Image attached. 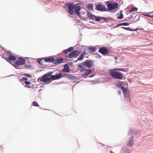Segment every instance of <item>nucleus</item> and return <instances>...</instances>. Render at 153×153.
Listing matches in <instances>:
<instances>
[{"mask_svg":"<svg viewBox=\"0 0 153 153\" xmlns=\"http://www.w3.org/2000/svg\"><path fill=\"white\" fill-rule=\"evenodd\" d=\"M78 4H74L67 2L65 4V6L64 8L68 7V13L70 15H74V12L75 13L80 11L81 10V7L80 6H78Z\"/></svg>","mask_w":153,"mask_h":153,"instance_id":"1","label":"nucleus"},{"mask_svg":"<svg viewBox=\"0 0 153 153\" xmlns=\"http://www.w3.org/2000/svg\"><path fill=\"white\" fill-rule=\"evenodd\" d=\"M105 3L108 8V9H107L108 11L112 13H114L117 10H116L114 11H113V10L117 8H119V4L116 2H113L110 1H105Z\"/></svg>","mask_w":153,"mask_h":153,"instance_id":"2","label":"nucleus"},{"mask_svg":"<svg viewBox=\"0 0 153 153\" xmlns=\"http://www.w3.org/2000/svg\"><path fill=\"white\" fill-rule=\"evenodd\" d=\"M53 73L51 71H50L44 74L41 77L39 78L37 81L38 82H47L48 84H50L52 82L51 80V76Z\"/></svg>","mask_w":153,"mask_h":153,"instance_id":"3","label":"nucleus"},{"mask_svg":"<svg viewBox=\"0 0 153 153\" xmlns=\"http://www.w3.org/2000/svg\"><path fill=\"white\" fill-rule=\"evenodd\" d=\"M86 67L87 68H91L94 66V62L91 59H87L77 65L78 68H80V66Z\"/></svg>","mask_w":153,"mask_h":153,"instance_id":"4","label":"nucleus"},{"mask_svg":"<svg viewBox=\"0 0 153 153\" xmlns=\"http://www.w3.org/2000/svg\"><path fill=\"white\" fill-rule=\"evenodd\" d=\"M26 61V59L24 57H19L16 61L15 62H14L13 66L16 68H17L20 65H24Z\"/></svg>","mask_w":153,"mask_h":153,"instance_id":"5","label":"nucleus"},{"mask_svg":"<svg viewBox=\"0 0 153 153\" xmlns=\"http://www.w3.org/2000/svg\"><path fill=\"white\" fill-rule=\"evenodd\" d=\"M109 74L111 77L118 79H122L123 77V74L119 71H112Z\"/></svg>","mask_w":153,"mask_h":153,"instance_id":"6","label":"nucleus"},{"mask_svg":"<svg viewBox=\"0 0 153 153\" xmlns=\"http://www.w3.org/2000/svg\"><path fill=\"white\" fill-rule=\"evenodd\" d=\"M123 92L125 98L128 100H129L130 97L129 91L127 87H123L121 89Z\"/></svg>","mask_w":153,"mask_h":153,"instance_id":"7","label":"nucleus"},{"mask_svg":"<svg viewBox=\"0 0 153 153\" xmlns=\"http://www.w3.org/2000/svg\"><path fill=\"white\" fill-rule=\"evenodd\" d=\"M95 9L101 12H107V9L104 5H102L100 3H98L96 6Z\"/></svg>","mask_w":153,"mask_h":153,"instance_id":"8","label":"nucleus"},{"mask_svg":"<svg viewBox=\"0 0 153 153\" xmlns=\"http://www.w3.org/2000/svg\"><path fill=\"white\" fill-rule=\"evenodd\" d=\"M63 77L66 78L70 80H79V78L76 76H72L71 74L64 73L63 74Z\"/></svg>","mask_w":153,"mask_h":153,"instance_id":"9","label":"nucleus"},{"mask_svg":"<svg viewBox=\"0 0 153 153\" xmlns=\"http://www.w3.org/2000/svg\"><path fill=\"white\" fill-rule=\"evenodd\" d=\"M80 53V52L78 50L73 51L69 53V58L72 59L73 57L76 58Z\"/></svg>","mask_w":153,"mask_h":153,"instance_id":"10","label":"nucleus"},{"mask_svg":"<svg viewBox=\"0 0 153 153\" xmlns=\"http://www.w3.org/2000/svg\"><path fill=\"white\" fill-rule=\"evenodd\" d=\"M99 53H100L104 56L106 55L107 53H108L109 51L105 46L100 47L98 51Z\"/></svg>","mask_w":153,"mask_h":153,"instance_id":"11","label":"nucleus"},{"mask_svg":"<svg viewBox=\"0 0 153 153\" xmlns=\"http://www.w3.org/2000/svg\"><path fill=\"white\" fill-rule=\"evenodd\" d=\"M80 68H78L79 69V71L80 72H83L84 71H85V72H86L88 75L91 74L92 72V70L90 69H86L85 67L83 66H80Z\"/></svg>","mask_w":153,"mask_h":153,"instance_id":"12","label":"nucleus"},{"mask_svg":"<svg viewBox=\"0 0 153 153\" xmlns=\"http://www.w3.org/2000/svg\"><path fill=\"white\" fill-rule=\"evenodd\" d=\"M44 60L45 62L54 63V58L53 56L44 57Z\"/></svg>","mask_w":153,"mask_h":153,"instance_id":"13","label":"nucleus"},{"mask_svg":"<svg viewBox=\"0 0 153 153\" xmlns=\"http://www.w3.org/2000/svg\"><path fill=\"white\" fill-rule=\"evenodd\" d=\"M71 70L68 66V64H65L63 66V68L62 69L61 71L62 72L69 73L70 72Z\"/></svg>","mask_w":153,"mask_h":153,"instance_id":"14","label":"nucleus"},{"mask_svg":"<svg viewBox=\"0 0 153 153\" xmlns=\"http://www.w3.org/2000/svg\"><path fill=\"white\" fill-rule=\"evenodd\" d=\"M66 59L64 57H59L56 58V59H55L54 60V63L55 64H58L63 63V61L65 60Z\"/></svg>","mask_w":153,"mask_h":153,"instance_id":"15","label":"nucleus"},{"mask_svg":"<svg viewBox=\"0 0 153 153\" xmlns=\"http://www.w3.org/2000/svg\"><path fill=\"white\" fill-rule=\"evenodd\" d=\"M124 82L120 80H118L115 83V85L118 88H120L121 90L123 87H125L123 86Z\"/></svg>","mask_w":153,"mask_h":153,"instance_id":"16","label":"nucleus"},{"mask_svg":"<svg viewBox=\"0 0 153 153\" xmlns=\"http://www.w3.org/2000/svg\"><path fill=\"white\" fill-rule=\"evenodd\" d=\"M24 83H25L26 85H25V88H33V87L34 85L31 83V82L30 81H27V80L24 81Z\"/></svg>","mask_w":153,"mask_h":153,"instance_id":"17","label":"nucleus"},{"mask_svg":"<svg viewBox=\"0 0 153 153\" xmlns=\"http://www.w3.org/2000/svg\"><path fill=\"white\" fill-rule=\"evenodd\" d=\"M87 16L90 20L93 21L95 19L96 17V16L91 14V12L88 10V11Z\"/></svg>","mask_w":153,"mask_h":153,"instance_id":"18","label":"nucleus"},{"mask_svg":"<svg viewBox=\"0 0 153 153\" xmlns=\"http://www.w3.org/2000/svg\"><path fill=\"white\" fill-rule=\"evenodd\" d=\"M16 59V57L13 55H10L8 58L7 60L8 62H13Z\"/></svg>","mask_w":153,"mask_h":153,"instance_id":"19","label":"nucleus"},{"mask_svg":"<svg viewBox=\"0 0 153 153\" xmlns=\"http://www.w3.org/2000/svg\"><path fill=\"white\" fill-rule=\"evenodd\" d=\"M137 133V131L136 130L133 129L129 128L128 134V135H133L136 134Z\"/></svg>","mask_w":153,"mask_h":153,"instance_id":"20","label":"nucleus"},{"mask_svg":"<svg viewBox=\"0 0 153 153\" xmlns=\"http://www.w3.org/2000/svg\"><path fill=\"white\" fill-rule=\"evenodd\" d=\"M83 52L82 53L80 54V56L79 57L77 58V60L78 61H82L83 60V58L85 56V54L86 53V50L85 49H84Z\"/></svg>","mask_w":153,"mask_h":153,"instance_id":"21","label":"nucleus"},{"mask_svg":"<svg viewBox=\"0 0 153 153\" xmlns=\"http://www.w3.org/2000/svg\"><path fill=\"white\" fill-rule=\"evenodd\" d=\"M128 68H114L112 70L113 71H122L123 72H127L128 71Z\"/></svg>","mask_w":153,"mask_h":153,"instance_id":"22","label":"nucleus"},{"mask_svg":"<svg viewBox=\"0 0 153 153\" xmlns=\"http://www.w3.org/2000/svg\"><path fill=\"white\" fill-rule=\"evenodd\" d=\"M122 10H120V13H118L117 14V18L119 19H122L123 18V15L122 13Z\"/></svg>","mask_w":153,"mask_h":153,"instance_id":"23","label":"nucleus"},{"mask_svg":"<svg viewBox=\"0 0 153 153\" xmlns=\"http://www.w3.org/2000/svg\"><path fill=\"white\" fill-rule=\"evenodd\" d=\"M87 50H88L90 53H92L94 52L96 50V49L94 46H89L87 49Z\"/></svg>","mask_w":153,"mask_h":153,"instance_id":"24","label":"nucleus"},{"mask_svg":"<svg viewBox=\"0 0 153 153\" xmlns=\"http://www.w3.org/2000/svg\"><path fill=\"white\" fill-rule=\"evenodd\" d=\"M133 137H131L129 139V141L127 143V145L128 146H131L133 144L134 141L133 140Z\"/></svg>","mask_w":153,"mask_h":153,"instance_id":"25","label":"nucleus"},{"mask_svg":"<svg viewBox=\"0 0 153 153\" xmlns=\"http://www.w3.org/2000/svg\"><path fill=\"white\" fill-rule=\"evenodd\" d=\"M87 8L89 10L94 11L93 9V4H89L87 6Z\"/></svg>","mask_w":153,"mask_h":153,"instance_id":"26","label":"nucleus"},{"mask_svg":"<svg viewBox=\"0 0 153 153\" xmlns=\"http://www.w3.org/2000/svg\"><path fill=\"white\" fill-rule=\"evenodd\" d=\"M44 57L40 58L38 59L37 60V62L39 64L41 65H42V63L44 62H42V61L44 60Z\"/></svg>","mask_w":153,"mask_h":153,"instance_id":"27","label":"nucleus"},{"mask_svg":"<svg viewBox=\"0 0 153 153\" xmlns=\"http://www.w3.org/2000/svg\"><path fill=\"white\" fill-rule=\"evenodd\" d=\"M122 29L128 31H134V28H131L130 27H121Z\"/></svg>","mask_w":153,"mask_h":153,"instance_id":"28","label":"nucleus"},{"mask_svg":"<svg viewBox=\"0 0 153 153\" xmlns=\"http://www.w3.org/2000/svg\"><path fill=\"white\" fill-rule=\"evenodd\" d=\"M57 79L58 78L57 77L56 74L55 75H51V80L52 81Z\"/></svg>","mask_w":153,"mask_h":153,"instance_id":"29","label":"nucleus"},{"mask_svg":"<svg viewBox=\"0 0 153 153\" xmlns=\"http://www.w3.org/2000/svg\"><path fill=\"white\" fill-rule=\"evenodd\" d=\"M135 48H131L130 50H128L127 48H123L122 49V51H127V52L128 51H134L135 50Z\"/></svg>","mask_w":153,"mask_h":153,"instance_id":"30","label":"nucleus"},{"mask_svg":"<svg viewBox=\"0 0 153 153\" xmlns=\"http://www.w3.org/2000/svg\"><path fill=\"white\" fill-rule=\"evenodd\" d=\"M102 19V17L96 16L95 21L97 22H99Z\"/></svg>","mask_w":153,"mask_h":153,"instance_id":"31","label":"nucleus"},{"mask_svg":"<svg viewBox=\"0 0 153 153\" xmlns=\"http://www.w3.org/2000/svg\"><path fill=\"white\" fill-rule=\"evenodd\" d=\"M140 19V15L137 14L135 16L134 18V20L136 22L138 21Z\"/></svg>","mask_w":153,"mask_h":153,"instance_id":"32","label":"nucleus"},{"mask_svg":"<svg viewBox=\"0 0 153 153\" xmlns=\"http://www.w3.org/2000/svg\"><path fill=\"white\" fill-rule=\"evenodd\" d=\"M22 75L24 76L27 78H31L32 76L29 74L24 73Z\"/></svg>","mask_w":153,"mask_h":153,"instance_id":"33","label":"nucleus"},{"mask_svg":"<svg viewBox=\"0 0 153 153\" xmlns=\"http://www.w3.org/2000/svg\"><path fill=\"white\" fill-rule=\"evenodd\" d=\"M56 74L57 76V77L58 79L62 78V77H63V74H62L60 73H59L57 74V73H56Z\"/></svg>","mask_w":153,"mask_h":153,"instance_id":"34","label":"nucleus"},{"mask_svg":"<svg viewBox=\"0 0 153 153\" xmlns=\"http://www.w3.org/2000/svg\"><path fill=\"white\" fill-rule=\"evenodd\" d=\"M27 78L26 77H23L21 78V79H19V81L20 82H22V81H26L27 80Z\"/></svg>","mask_w":153,"mask_h":153,"instance_id":"35","label":"nucleus"},{"mask_svg":"<svg viewBox=\"0 0 153 153\" xmlns=\"http://www.w3.org/2000/svg\"><path fill=\"white\" fill-rule=\"evenodd\" d=\"M32 105L33 106L36 107L39 106V104L36 101H33L32 103Z\"/></svg>","mask_w":153,"mask_h":153,"instance_id":"36","label":"nucleus"},{"mask_svg":"<svg viewBox=\"0 0 153 153\" xmlns=\"http://www.w3.org/2000/svg\"><path fill=\"white\" fill-rule=\"evenodd\" d=\"M91 84H95L96 83H98L100 82V81L99 80H93L91 81Z\"/></svg>","mask_w":153,"mask_h":153,"instance_id":"37","label":"nucleus"},{"mask_svg":"<svg viewBox=\"0 0 153 153\" xmlns=\"http://www.w3.org/2000/svg\"><path fill=\"white\" fill-rule=\"evenodd\" d=\"M138 10V8L137 7H133L130 10V12L136 11Z\"/></svg>","mask_w":153,"mask_h":153,"instance_id":"38","label":"nucleus"},{"mask_svg":"<svg viewBox=\"0 0 153 153\" xmlns=\"http://www.w3.org/2000/svg\"><path fill=\"white\" fill-rule=\"evenodd\" d=\"M121 23V25H122V26H128L131 23H128V22H123L122 23Z\"/></svg>","mask_w":153,"mask_h":153,"instance_id":"39","label":"nucleus"},{"mask_svg":"<svg viewBox=\"0 0 153 153\" xmlns=\"http://www.w3.org/2000/svg\"><path fill=\"white\" fill-rule=\"evenodd\" d=\"M137 30H143V32H144L145 31H144V30L142 29V28H140V27L139 26V27H137V28L136 29H134V31H136Z\"/></svg>","mask_w":153,"mask_h":153,"instance_id":"40","label":"nucleus"},{"mask_svg":"<svg viewBox=\"0 0 153 153\" xmlns=\"http://www.w3.org/2000/svg\"><path fill=\"white\" fill-rule=\"evenodd\" d=\"M88 75L86 73V72H85L84 74H82V76L83 78L86 79L87 78V76Z\"/></svg>","mask_w":153,"mask_h":153,"instance_id":"41","label":"nucleus"},{"mask_svg":"<svg viewBox=\"0 0 153 153\" xmlns=\"http://www.w3.org/2000/svg\"><path fill=\"white\" fill-rule=\"evenodd\" d=\"M68 52H72L74 50V48L73 47H70L69 48L67 49Z\"/></svg>","mask_w":153,"mask_h":153,"instance_id":"42","label":"nucleus"},{"mask_svg":"<svg viewBox=\"0 0 153 153\" xmlns=\"http://www.w3.org/2000/svg\"><path fill=\"white\" fill-rule=\"evenodd\" d=\"M102 19L104 20L105 22L109 21V18L102 17Z\"/></svg>","mask_w":153,"mask_h":153,"instance_id":"43","label":"nucleus"},{"mask_svg":"<svg viewBox=\"0 0 153 153\" xmlns=\"http://www.w3.org/2000/svg\"><path fill=\"white\" fill-rule=\"evenodd\" d=\"M24 67H25L26 68H31V65L30 64H25L24 65Z\"/></svg>","mask_w":153,"mask_h":153,"instance_id":"44","label":"nucleus"},{"mask_svg":"<svg viewBox=\"0 0 153 153\" xmlns=\"http://www.w3.org/2000/svg\"><path fill=\"white\" fill-rule=\"evenodd\" d=\"M143 15L145 16L149 17L150 18L152 19H153V15H149V14H143Z\"/></svg>","mask_w":153,"mask_h":153,"instance_id":"45","label":"nucleus"},{"mask_svg":"<svg viewBox=\"0 0 153 153\" xmlns=\"http://www.w3.org/2000/svg\"><path fill=\"white\" fill-rule=\"evenodd\" d=\"M76 13V14L79 17H81V15L80 14V13H82V12H80V11H79L78 12H77L76 13Z\"/></svg>","mask_w":153,"mask_h":153,"instance_id":"46","label":"nucleus"},{"mask_svg":"<svg viewBox=\"0 0 153 153\" xmlns=\"http://www.w3.org/2000/svg\"><path fill=\"white\" fill-rule=\"evenodd\" d=\"M82 2V1H80L79 3H77V4H78V6H80V7H81L82 5H83Z\"/></svg>","mask_w":153,"mask_h":153,"instance_id":"47","label":"nucleus"},{"mask_svg":"<svg viewBox=\"0 0 153 153\" xmlns=\"http://www.w3.org/2000/svg\"><path fill=\"white\" fill-rule=\"evenodd\" d=\"M101 56L100 54H99L98 53H97V55L96 56L97 58L100 59L101 58Z\"/></svg>","mask_w":153,"mask_h":153,"instance_id":"48","label":"nucleus"},{"mask_svg":"<svg viewBox=\"0 0 153 153\" xmlns=\"http://www.w3.org/2000/svg\"><path fill=\"white\" fill-rule=\"evenodd\" d=\"M133 18V16L132 15H131L129 17H127V19H131Z\"/></svg>","mask_w":153,"mask_h":153,"instance_id":"49","label":"nucleus"},{"mask_svg":"<svg viewBox=\"0 0 153 153\" xmlns=\"http://www.w3.org/2000/svg\"><path fill=\"white\" fill-rule=\"evenodd\" d=\"M62 52L65 53L66 54H67L68 53L67 49L63 50Z\"/></svg>","mask_w":153,"mask_h":153,"instance_id":"50","label":"nucleus"},{"mask_svg":"<svg viewBox=\"0 0 153 153\" xmlns=\"http://www.w3.org/2000/svg\"><path fill=\"white\" fill-rule=\"evenodd\" d=\"M122 23H120V24H119L117 26H116L115 27V28L119 26H122V25H121Z\"/></svg>","mask_w":153,"mask_h":153,"instance_id":"51","label":"nucleus"},{"mask_svg":"<svg viewBox=\"0 0 153 153\" xmlns=\"http://www.w3.org/2000/svg\"><path fill=\"white\" fill-rule=\"evenodd\" d=\"M68 64L69 66H72L73 65V63L72 62H71Z\"/></svg>","mask_w":153,"mask_h":153,"instance_id":"52","label":"nucleus"},{"mask_svg":"<svg viewBox=\"0 0 153 153\" xmlns=\"http://www.w3.org/2000/svg\"><path fill=\"white\" fill-rule=\"evenodd\" d=\"M95 74H92L90 76H89V77L90 78H91V77H93L94 76Z\"/></svg>","mask_w":153,"mask_h":153,"instance_id":"53","label":"nucleus"},{"mask_svg":"<svg viewBox=\"0 0 153 153\" xmlns=\"http://www.w3.org/2000/svg\"><path fill=\"white\" fill-rule=\"evenodd\" d=\"M117 93H118V94H121V91H120V90H118V91H117Z\"/></svg>","mask_w":153,"mask_h":153,"instance_id":"54","label":"nucleus"},{"mask_svg":"<svg viewBox=\"0 0 153 153\" xmlns=\"http://www.w3.org/2000/svg\"><path fill=\"white\" fill-rule=\"evenodd\" d=\"M89 22L90 23H92V24H95V23L94 22H93L89 21Z\"/></svg>","mask_w":153,"mask_h":153,"instance_id":"55","label":"nucleus"},{"mask_svg":"<svg viewBox=\"0 0 153 153\" xmlns=\"http://www.w3.org/2000/svg\"><path fill=\"white\" fill-rule=\"evenodd\" d=\"M24 68H19V67L17 68H16V69H24Z\"/></svg>","mask_w":153,"mask_h":153,"instance_id":"56","label":"nucleus"},{"mask_svg":"<svg viewBox=\"0 0 153 153\" xmlns=\"http://www.w3.org/2000/svg\"><path fill=\"white\" fill-rule=\"evenodd\" d=\"M7 53L8 54H11V52L10 51H9L7 52Z\"/></svg>","mask_w":153,"mask_h":153,"instance_id":"57","label":"nucleus"},{"mask_svg":"<svg viewBox=\"0 0 153 153\" xmlns=\"http://www.w3.org/2000/svg\"><path fill=\"white\" fill-rule=\"evenodd\" d=\"M106 55H108V56H113L112 55H110V53H109V52L108 53H107L106 54Z\"/></svg>","mask_w":153,"mask_h":153,"instance_id":"58","label":"nucleus"},{"mask_svg":"<svg viewBox=\"0 0 153 153\" xmlns=\"http://www.w3.org/2000/svg\"><path fill=\"white\" fill-rule=\"evenodd\" d=\"M114 58L115 60L118 59V57L117 56H114Z\"/></svg>","mask_w":153,"mask_h":153,"instance_id":"59","label":"nucleus"},{"mask_svg":"<svg viewBox=\"0 0 153 153\" xmlns=\"http://www.w3.org/2000/svg\"><path fill=\"white\" fill-rule=\"evenodd\" d=\"M113 18L112 17H111L109 18V20H113Z\"/></svg>","mask_w":153,"mask_h":153,"instance_id":"60","label":"nucleus"},{"mask_svg":"<svg viewBox=\"0 0 153 153\" xmlns=\"http://www.w3.org/2000/svg\"><path fill=\"white\" fill-rule=\"evenodd\" d=\"M65 57L66 58H67L68 57L69 58V54H68V55H65Z\"/></svg>","mask_w":153,"mask_h":153,"instance_id":"61","label":"nucleus"},{"mask_svg":"<svg viewBox=\"0 0 153 153\" xmlns=\"http://www.w3.org/2000/svg\"><path fill=\"white\" fill-rule=\"evenodd\" d=\"M126 84H127V83L126 82H124L123 85H126Z\"/></svg>","mask_w":153,"mask_h":153,"instance_id":"62","label":"nucleus"},{"mask_svg":"<svg viewBox=\"0 0 153 153\" xmlns=\"http://www.w3.org/2000/svg\"><path fill=\"white\" fill-rule=\"evenodd\" d=\"M128 19H127V17L126 18V19H125L124 20L125 21H128Z\"/></svg>","mask_w":153,"mask_h":153,"instance_id":"63","label":"nucleus"},{"mask_svg":"<svg viewBox=\"0 0 153 153\" xmlns=\"http://www.w3.org/2000/svg\"><path fill=\"white\" fill-rule=\"evenodd\" d=\"M110 153H114L113 151L111 150L110 151Z\"/></svg>","mask_w":153,"mask_h":153,"instance_id":"64","label":"nucleus"}]
</instances>
